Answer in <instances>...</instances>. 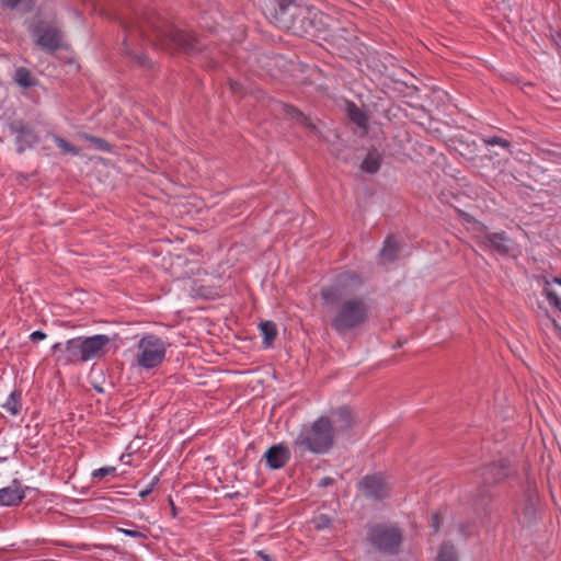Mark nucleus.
Returning <instances> with one entry per match:
<instances>
[{
    "mask_svg": "<svg viewBox=\"0 0 561 561\" xmlns=\"http://www.w3.org/2000/svg\"><path fill=\"white\" fill-rule=\"evenodd\" d=\"M121 24L125 32L123 51L139 66L150 62L145 54L134 47L139 39L172 55L195 57L206 50L205 45L194 34L179 28L153 9L135 10L129 16L123 18Z\"/></svg>",
    "mask_w": 561,
    "mask_h": 561,
    "instance_id": "obj_1",
    "label": "nucleus"
},
{
    "mask_svg": "<svg viewBox=\"0 0 561 561\" xmlns=\"http://www.w3.org/2000/svg\"><path fill=\"white\" fill-rule=\"evenodd\" d=\"M262 10L275 27L299 37H317L330 28V15L311 0H267L262 3Z\"/></svg>",
    "mask_w": 561,
    "mask_h": 561,
    "instance_id": "obj_2",
    "label": "nucleus"
},
{
    "mask_svg": "<svg viewBox=\"0 0 561 561\" xmlns=\"http://www.w3.org/2000/svg\"><path fill=\"white\" fill-rule=\"evenodd\" d=\"M294 445L301 453L327 454L334 445V428L328 416H320L309 427H304Z\"/></svg>",
    "mask_w": 561,
    "mask_h": 561,
    "instance_id": "obj_3",
    "label": "nucleus"
},
{
    "mask_svg": "<svg viewBox=\"0 0 561 561\" xmlns=\"http://www.w3.org/2000/svg\"><path fill=\"white\" fill-rule=\"evenodd\" d=\"M369 314L370 308L363 298L345 299L340 304L330 325L337 334L343 335L364 327Z\"/></svg>",
    "mask_w": 561,
    "mask_h": 561,
    "instance_id": "obj_4",
    "label": "nucleus"
},
{
    "mask_svg": "<svg viewBox=\"0 0 561 561\" xmlns=\"http://www.w3.org/2000/svg\"><path fill=\"white\" fill-rule=\"evenodd\" d=\"M367 540L379 552L394 556L400 552L403 535L397 525L378 523L367 528Z\"/></svg>",
    "mask_w": 561,
    "mask_h": 561,
    "instance_id": "obj_5",
    "label": "nucleus"
},
{
    "mask_svg": "<svg viewBox=\"0 0 561 561\" xmlns=\"http://www.w3.org/2000/svg\"><path fill=\"white\" fill-rule=\"evenodd\" d=\"M137 363L140 367L151 369L159 366L165 357L163 341L154 334L142 336L137 344Z\"/></svg>",
    "mask_w": 561,
    "mask_h": 561,
    "instance_id": "obj_6",
    "label": "nucleus"
},
{
    "mask_svg": "<svg viewBox=\"0 0 561 561\" xmlns=\"http://www.w3.org/2000/svg\"><path fill=\"white\" fill-rule=\"evenodd\" d=\"M31 33L36 46L47 54L66 48L61 31L49 22L39 20L31 27Z\"/></svg>",
    "mask_w": 561,
    "mask_h": 561,
    "instance_id": "obj_7",
    "label": "nucleus"
},
{
    "mask_svg": "<svg viewBox=\"0 0 561 561\" xmlns=\"http://www.w3.org/2000/svg\"><path fill=\"white\" fill-rule=\"evenodd\" d=\"M480 230L482 234L477 237L478 244L501 256L511 254L513 241L505 231L490 232L485 225H481Z\"/></svg>",
    "mask_w": 561,
    "mask_h": 561,
    "instance_id": "obj_8",
    "label": "nucleus"
},
{
    "mask_svg": "<svg viewBox=\"0 0 561 561\" xmlns=\"http://www.w3.org/2000/svg\"><path fill=\"white\" fill-rule=\"evenodd\" d=\"M84 336L68 340L66 343L53 345L54 353H60L58 360L65 364L85 363Z\"/></svg>",
    "mask_w": 561,
    "mask_h": 561,
    "instance_id": "obj_9",
    "label": "nucleus"
},
{
    "mask_svg": "<svg viewBox=\"0 0 561 561\" xmlns=\"http://www.w3.org/2000/svg\"><path fill=\"white\" fill-rule=\"evenodd\" d=\"M363 494L374 501H382L389 496L390 486L380 473L367 474L358 483Z\"/></svg>",
    "mask_w": 561,
    "mask_h": 561,
    "instance_id": "obj_10",
    "label": "nucleus"
},
{
    "mask_svg": "<svg viewBox=\"0 0 561 561\" xmlns=\"http://www.w3.org/2000/svg\"><path fill=\"white\" fill-rule=\"evenodd\" d=\"M85 362L98 360L108 351L111 339L105 334L84 337Z\"/></svg>",
    "mask_w": 561,
    "mask_h": 561,
    "instance_id": "obj_11",
    "label": "nucleus"
},
{
    "mask_svg": "<svg viewBox=\"0 0 561 561\" xmlns=\"http://www.w3.org/2000/svg\"><path fill=\"white\" fill-rule=\"evenodd\" d=\"M9 128L16 137V142L20 145V151H23L24 147H32L38 141V137L33 128L21 119L10 123Z\"/></svg>",
    "mask_w": 561,
    "mask_h": 561,
    "instance_id": "obj_12",
    "label": "nucleus"
},
{
    "mask_svg": "<svg viewBox=\"0 0 561 561\" xmlns=\"http://www.w3.org/2000/svg\"><path fill=\"white\" fill-rule=\"evenodd\" d=\"M267 466L273 469H280L286 466L290 459V450L283 444L273 445L264 454Z\"/></svg>",
    "mask_w": 561,
    "mask_h": 561,
    "instance_id": "obj_13",
    "label": "nucleus"
},
{
    "mask_svg": "<svg viewBox=\"0 0 561 561\" xmlns=\"http://www.w3.org/2000/svg\"><path fill=\"white\" fill-rule=\"evenodd\" d=\"M24 497L25 491L18 479H14L10 485L0 489V505L2 506H16Z\"/></svg>",
    "mask_w": 561,
    "mask_h": 561,
    "instance_id": "obj_14",
    "label": "nucleus"
},
{
    "mask_svg": "<svg viewBox=\"0 0 561 561\" xmlns=\"http://www.w3.org/2000/svg\"><path fill=\"white\" fill-rule=\"evenodd\" d=\"M330 414L331 415L329 417L331 420L334 432L348 431L355 424L353 412L347 407H340L337 409L331 410Z\"/></svg>",
    "mask_w": 561,
    "mask_h": 561,
    "instance_id": "obj_15",
    "label": "nucleus"
},
{
    "mask_svg": "<svg viewBox=\"0 0 561 561\" xmlns=\"http://www.w3.org/2000/svg\"><path fill=\"white\" fill-rule=\"evenodd\" d=\"M335 282L344 291H353L358 289L364 283L362 276L358 273L352 271L340 273L336 276Z\"/></svg>",
    "mask_w": 561,
    "mask_h": 561,
    "instance_id": "obj_16",
    "label": "nucleus"
},
{
    "mask_svg": "<svg viewBox=\"0 0 561 561\" xmlns=\"http://www.w3.org/2000/svg\"><path fill=\"white\" fill-rule=\"evenodd\" d=\"M401 252V245L393 236H388L380 251V259L383 263H390L398 260Z\"/></svg>",
    "mask_w": 561,
    "mask_h": 561,
    "instance_id": "obj_17",
    "label": "nucleus"
},
{
    "mask_svg": "<svg viewBox=\"0 0 561 561\" xmlns=\"http://www.w3.org/2000/svg\"><path fill=\"white\" fill-rule=\"evenodd\" d=\"M283 113L290 119H294L301 126L308 128V129H316V125L310 121L308 116H306L298 107L291 105V104H282Z\"/></svg>",
    "mask_w": 561,
    "mask_h": 561,
    "instance_id": "obj_18",
    "label": "nucleus"
},
{
    "mask_svg": "<svg viewBox=\"0 0 561 561\" xmlns=\"http://www.w3.org/2000/svg\"><path fill=\"white\" fill-rule=\"evenodd\" d=\"M507 476L505 467L491 463L486 466L482 471V478L484 485L492 484L502 481Z\"/></svg>",
    "mask_w": 561,
    "mask_h": 561,
    "instance_id": "obj_19",
    "label": "nucleus"
},
{
    "mask_svg": "<svg viewBox=\"0 0 561 561\" xmlns=\"http://www.w3.org/2000/svg\"><path fill=\"white\" fill-rule=\"evenodd\" d=\"M0 4L4 9L16 10L22 14H27L35 9L36 0H1Z\"/></svg>",
    "mask_w": 561,
    "mask_h": 561,
    "instance_id": "obj_20",
    "label": "nucleus"
},
{
    "mask_svg": "<svg viewBox=\"0 0 561 561\" xmlns=\"http://www.w3.org/2000/svg\"><path fill=\"white\" fill-rule=\"evenodd\" d=\"M382 162V157L377 150L368 152L366 158L362 161L360 169L369 174H375L379 171Z\"/></svg>",
    "mask_w": 561,
    "mask_h": 561,
    "instance_id": "obj_21",
    "label": "nucleus"
},
{
    "mask_svg": "<svg viewBox=\"0 0 561 561\" xmlns=\"http://www.w3.org/2000/svg\"><path fill=\"white\" fill-rule=\"evenodd\" d=\"M542 279H543V284H545L543 294L546 295L549 304L554 306L556 308H558L561 311V299L558 297L556 291H553L551 288H549V286L551 284H558V285L561 286V277L543 276Z\"/></svg>",
    "mask_w": 561,
    "mask_h": 561,
    "instance_id": "obj_22",
    "label": "nucleus"
},
{
    "mask_svg": "<svg viewBox=\"0 0 561 561\" xmlns=\"http://www.w3.org/2000/svg\"><path fill=\"white\" fill-rule=\"evenodd\" d=\"M22 390L14 388V390L9 394L5 403L2 404V408L11 415H18L22 410Z\"/></svg>",
    "mask_w": 561,
    "mask_h": 561,
    "instance_id": "obj_23",
    "label": "nucleus"
},
{
    "mask_svg": "<svg viewBox=\"0 0 561 561\" xmlns=\"http://www.w3.org/2000/svg\"><path fill=\"white\" fill-rule=\"evenodd\" d=\"M348 118L358 127L366 128L368 124L367 115L354 103L347 102L346 106Z\"/></svg>",
    "mask_w": 561,
    "mask_h": 561,
    "instance_id": "obj_24",
    "label": "nucleus"
},
{
    "mask_svg": "<svg viewBox=\"0 0 561 561\" xmlns=\"http://www.w3.org/2000/svg\"><path fill=\"white\" fill-rule=\"evenodd\" d=\"M343 293L345 291L335 282L334 285L322 287L321 297L327 304L334 305L340 301Z\"/></svg>",
    "mask_w": 561,
    "mask_h": 561,
    "instance_id": "obj_25",
    "label": "nucleus"
},
{
    "mask_svg": "<svg viewBox=\"0 0 561 561\" xmlns=\"http://www.w3.org/2000/svg\"><path fill=\"white\" fill-rule=\"evenodd\" d=\"M14 81L22 88L28 89L36 85V79L25 67H19L14 72Z\"/></svg>",
    "mask_w": 561,
    "mask_h": 561,
    "instance_id": "obj_26",
    "label": "nucleus"
},
{
    "mask_svg": "<svg viewBox=\"0 0 561 561\" xmlns=\"http://www.w3.org/2000/svg\"><path fill=\"white\" fill-rule=\"evenodd\" d=\"M260 330L263 335V344L271 347L277 336L276 324L273 321H263L260 323Z\"/></svg>",
    "mask_w": 561,
    "mask_h": 561,
    "instance_id": "obj_27",
    "label": "nucleus"
},
{
    "mask_svg": "<svg viewBox=\"0 0 561 561\" xmlns=\"http://www.w3.org/2000/svg\"><path fill=\"white\" fill-rule=\"evenodd\" d=\"M437 561H457V553L454 545L444 542L438 551Z\"/></svg>",
    "mask_w": 561,
    "mask_h": 561,
    "instance_id": "obj_28",
    "label": "nucleus"
},
{
    "mask_svg": "<svg viewBox=\"0 0 561 561\" xmlns=\"http://www.w3.org/2000/svg\"><path fill=\"white\" fill-rule=\"evenodd\" d=\"M312 524L317 530H323L331 526L332 518L327 514H319L312 518Z\"/></svg>",
    "mask_w": 561,
    "mask_h": 561,
    "instance_id": "obj_29",
    "label": "nucleus"
},
{
    "mask_svg": "<svg viewBox=\"0 0 561 561\" xmlns=\"http://www.w3.org/2000/svg\"><path fill=\"white\" fill-rule=\"evenodd\" d=\"M55 144L59 149H61L65 153H71V154H78L79 149L75 146H72L70 142H68L66 139L55 136L54 137Z\"/></svg>",
    "mask_w": 561,
    "mask_h": 561,
    "instance_id": "obj_30",
    "label": "nucleus"
},
{
    "mask_svg": "<svg viewBox=\"0 0 561 561\" xmlns=\"http://www.w3.org/2000/svg\"><path fill=\"white\" fill-rule=\"evenodd\" d=\"M483 142L488 146H501L502 148L510 150L511 142L506 139H503L499 136H491L483 138Z\"/></svg>",
    "mask_w": 561,
    "mask_h": 561,
    "instance_id": "obj_31",
    "label": "nucleus"
},
{
    "mask_svg": "<svg viewBox=\"0 0 561 561\" xmlns=\"http://www.w3.org/2000/svg\"><path fill=\"white\" fill-rule=\"evenodd\" d=\"M489 499H490V495L488 493V490L485 489V486H483V489L481 491H479V499H477L473 502L474 511L478 512L480 510H484L488 504Z\"/></svg>",
    "mask_w": 561,
    "mask_h": 561,
    "instance_id": "obj_32",
    "label": "nucleus"
},
{
    "mask_svg": "<svg viewBox=\"0 0 561 561\" xmlns=\"http://www.w3.org/2000/svg\"><path fill=\"white\" fill-rule=\"evenodd\" d=\"M117 530L119 533H123L124 535L133 537V538H137V539H146L147 538V535L145 533L137 530V529H125V528L117 527Z\"/></svg>",
    "mask_w": 561,
    "mask_h": 561,
    "instance_id": "obj_33",
    "label": "nucleus"
},
{
    "mask_svg": "<svg viewBox=\"0 0 561 561\" xmlns=\"http://www.w3.org/2000/svg\"><path fill=\"white\" fill-rule=\"evenodd\" d=\"M114 472H115L114 467H103V468H100V469H96L95 471H93L92 477H93V479H102L105 476L112 474Z\"/></svg>",
    "mask_w": 561,
    "mask_h": 561,
    "instance_id": "obj_34",
    "label": "nucleus"
},
{
    "mask_svg": "<svg viewBox=\"0 0 561 561\" xmlns=\"http://www.w3.org/2000/svg\"><path fill=\"white\" fill-rule=\"evenodd\" d=\"M442 524V517L438 512H434L431 516V527L434 530V533H437L439 530Z\"/></svg>",
    "mask_w": 561,
    "mask_h": 561,
    "instance_id": "obj_35",
    "label": "nucleus"
},
{
    "mask_svg": "<svg viewBox=\"0 0 561 561\" xmlns=\"http://www.w3.org/2000/svg\"><path fill=\"white\" fill-rule=\"evenodd\" d=\"M90 140L92 142H94L98 146L99 149H102V150L107 149V142L104 139L98 138V137L93 136V137L90 138Z\"/></svg>",
    "mask_w": 561,
    "mask_h": 561,
    "instance_id": "obj_36",
    "label": "nucleus"
},
{
    "mask_svg": "<svg viewBox=\"0 0 561 561\" xmlns=\"http://www.w3.org/2000/svg\"><path fill=\"white\" fill-rule=\"evenodd\" d=\"M31 341L36 343L38 341H42L46 337V334L43 331H35L31 334Z\"/></svg>",
    "mask_w": 561,
    "mask_h": 561,
    "instance_id": "obj_37",
    "label": "nucleus"
},
{
    "mask_svg": "<svg viewBox=\"0 0 561 561\" xmlns=\"http://www.w3.org/2000/svg\"><path fill=\"white\" fill-rule=\"evenodd\" d=\"M157 482H158V478H154L153 482L146 490L140 491V493H139L140 497H146L147 495H149L152 492L153 486Z\"/></svg>",
    "mask_w": 561,
    "mask_h": 561,
    "instance_id": "obj_38",
    "label": "nucleus"
},
{
    "mask_svg": "<svg viewBox=\"0 0 561 561\" xmlns=\"http://www.w3.org/2000/svg\"><path fill=\"white\" fill-rule=\"evenodd\" d=\"M534 513H535V510H534L531 503H529L528 505L525 506V508H524L525 517H528L530 519L531 516L534 515Z\"/></svg>",
    "mask_w": 561,
    "mask_h": 561,
    "instance_id": "obj_39",
    "label": "nucleus"
},
{
    "mask_svg": "<svg viewBox=\"0 0 561 561\" xmlns=\"http://www.w3.org/2000/svg\"><path fill=\"white\" fill-rule=\"evenodd\" d=\"M333 483H334V479H333V478L325 477V478H323V479L320 481L319 485H320V486H329V485H332Z\"/></svg>",
    "mask_w": 561,
    "mask_h": 561,
    "instance_id": "obj_40",
    "label": "nucleus"
},
{
    "mask_svg": "<svg viewBox=\"0 0 561 561\" xmlns=\"http://www.w3.org/2000/svg\"><path fill=\"white\" fill-rule=\"evenodd\" d=\"M257 557H260L264 561H272L271 557L266 554L264 551H257Z\"/></svg>",
    "mask_w": 561,
    "mask_h": 561,
    "instance_id": "obj_41",
    "label": "nucleus"
},
{
    "mask_svg": "<svg viewBox=\"0 0 561 561\" xmlns=\"http://www.w3.org/2000/svg\"><path fill=\"white\" fill-rule=\"evenodd\" d=\"M170 504H171V511H172V515L175 516L176 515V507L173 503V501L170 499Z\"/></svg>",
    "mask_w": 561,
    "mask_h": 561,
    "instance_id": "obj_42",
    "label": "nucleus"
},
{
    "mask_svg": "<svg viewBox=\"0 0 561 561\" xmlns=\"http://www.w3.org/2000/svg\"><path fill=\"white\" fill-rule=\"evenodd\" d=\"M230 85H231V89H232L233 91H237V89L239 88V83H238V82H231V84H230Z\"/></svg>",
    "mask_w": 561,
    "mask_h": 561,
    "instance_id": "obj_43",
    "label": "nucleus"
},
{
    "mask_svg": "<svg viewBox=\"0 0 561 561\" xmlns=\"http://www.w3.org/2000/svg\"><path fill=\"white\" fill-rule=\"evenodd\" d=\"M460 531L463 536H468L469 534L467 533V528H465L463 526L460 527Z\"/></svg>",
    "mask_w": 561,
    "mask_h": 561,
    "instance_id": "obj_44",
    "label": "nucleus"
},
{
    "mask_svg": "<svg viewBox=\"0 0 561 561\" xmlns=\"http://www.w3.org/2000/svg\"><path fill=\"white\" fill-rule=\"evenodd\" d=\"M98 392H103V388H95Z\"/></svg>",
    "mask_w": 561,
    "mask_h": 561,
    "instance_id": "obj_45",
    "label": "nucleus"
},
{
    "mask_svg": "<svg viewBox=\"0 0 561 561\" xmlns=\"http://www.w3.org/2000/svg\"><path fill=\"white\" fill-rule=\"evenodd\" d=\"M267 0H263V3H265Z\"/></svg>",
    "mask_w": 561,
    "mask_h": 561,
    "instance_id": "obj_46",
    "label": "nucleus"
}]
</instances>
